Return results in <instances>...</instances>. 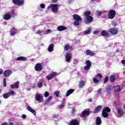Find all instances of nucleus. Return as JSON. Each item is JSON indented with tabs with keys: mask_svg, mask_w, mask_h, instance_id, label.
<instances>
[{
	"mask_svg": "<svg viewBox=\"0 0 125 125\" xmlns=\"http://www.w3.org/2000/svg\"><path fill=\"white\" fill-rule=\"evenodd\" d=\"M36 34H37V35H41L42 31H41V30H38L37 32H36Z\"/></svg>",
	"mask_w": 125,
	"mask_h": 125,
	"instance_id": "obj_50",
	"label": "nucleus"
},
{
	"mask_svg": "<svg viewBox=\"0 0 125 125\" xmlns=\"http://www.w3.org/2000/svg\"><path fill=\"white\" fill-rule=\"evenodd\" d=\"M35 69L37 72H41L42 69V66L41 63H37L35 66Z\"/></svg>",
	"mask_w": 125,
	"mask_h": 125,
	"instance_id": "obj_8",
	"label": "nucleus"
},
{
	"mask_svg": "<svg viewBox=\"0 0 125 125\" xmlns=\"http://www.w3.org/2000/svg\"><path fill=\"white\" fill-rule=\"evenodd\" d=\"M9 96H10V94L8 93H5L3 95V97L5 99L8 98Z\"/></svg>",
	"mask_w": 125,
	"mask_h": 125,
	"instance_id": "obj_37",
	"label": "nucleus"
},
{
	"mask_svg": "<svg viewBox=\"0 0 125 125\" xmlns=\"http://www.w3.org/2000/svg\"><path fill=\"white\" fill-rule=\"evenodd\" d=\"M17 60L18 61H26L27 60V58L24 57H19L17 58Z\"/></svg>",
	"mask_w": 125,
	"mask_h": 125,
	"instance_id": "obj_27",
	"label": "nucleus"
},
{
	"mask_svg": "<svg viewBox=\"0 0 125 125\" xmlns=\"http://www.w3.org/2000/svg\"><path fill=\"white\" fill-rule=\"evenodd\" d=\"M86 53H87V55H89L90 56H94V55H95V53L89 50H86Z\"/></svg>",
	"mask_w": 125,
	"mask_h": 125,
	"instance_id": "obj_20",
	"label": "nucleus"
},
{
	"mask_svg": "<svg viewBox=\"0 0 125 125\" xmlns=\"http://www.w3.org/2000/svg\"><path fill=\"white\" fill-rule=\"evenodd\" d=\"M122 64H124V65H125V60H122Z\"/></svg>",
	"mask_w": 125,
	"mask_h": 125,
	"instance_id": "obj_56",
	"label": "nucleus"
},
{
	"mask_svg": "<svg viewBox=\"0 0 125 125\" xmlns=\"http://www.w3.org/2000/svg\"><path fill=\"white\" fill-rule=\"evenodd\" d=\"M54 47V45L53 44H51L48 47L47 50L49 52H52L53 51V48Z\"/></svg>",
	"mask_w": 125,
	"mask_h": 125,
	"instance_id": "obj_21",
	"label": "nucleus"
},
{
	"mask_svg": "<svg viewBox=\"0 0 125 125\" xmlns=\"http://www.w3.org/2000/svg\"><path fill=\"white\" fill-rule=\"evenodd\" d=\"M56 76H57V73L55 72H53L52 73H51L49 75H48L46 76L47 79L48 80V81H50V80H52V79H53V78H55V77H56Z\"/></svg>",
	"mask_w": 125,
	"mask_h": 125,
	"instance_id": "obj_5",
	"label": "nucleus"
},
{
	"mask_svg": "<svg viewBox=\"0 0 125 125\" xmlns=\"http://www.w3.org/2000/svg\"><path fill=\"white\" fill-rule=\"evenodd\" d=\"M47 34H49V33H51V30L50 29H47L46 30Z\"/></svg>",
	"mask_w": 125,
	"mask_h": 125,
	"instance_id": "obj_51",
	"label": "nucleus"
},
{
	"mask_svg": "<svg viewBox=\"0 0 125 125\" xmlns=\"http://www.w3.org/2000/svg\"><path fill=\"white\" fill-rule=\"evenodd\" d=\"M97 93L98 95H101V94H102V89L100 88L99 90H98Z\"/></svg>",
	"mask_w": 125,
	"mask_h": 125,
	"instance_id": "obj_41",
	"label": "nucleus"
},
{
	"mask_svg": "<svg viewBox=\"0 0 125 125\" xmlns=\"http://www.w3.org/2000/svg\"><path fill=\"white\" fill-rule=\"evenodd\" d=\"M95 77L96 78H99V79H101L102 78V75H101L100 73H99Z\"/></svg>",
	"mask_w": 125,
	"mask_h": 125,
	"instance_id": "obj_44",
	"label": "nucleus"
},
{
	"mask_svg": "<svg viewBox=\"0 0 125 125\" xmlns=\"http://www.w3.org/2000/svg\"><path fill=\"white\" fill-rule=\"evenodd\" d=\"M8 93H9L10 95H11L12 96L15 95V93L13 91H11V92H9Z\"/></svg>",
	"mask_w": 125,
	"mask_h": 125,
	"instance_id": "obj_45",
	"label": "nucleus"
},
{
	"mask_svg": "<svg viewBox=\"0 0 125 125\" xmlns=\"http://www.w3.org/2000/svg\"><path fill=\"white\" fill-rule=\"evenodd\" d=\"M116 15V11L114 10H110L108 13V17L109 19H113Z\"/></svg>",
	"mask_w": 125,
	"mask_h": 125,
	"instance_id": "obj_3",
	"label": "nucleus"
},
{
	"mask_svg": "<svg viewBox=\"0 0 125 125\" xmlns=\"http://www.w3.org/2000/svg\"><path fill=\"white\" fill-rule=\"evenodd\" d=\"M51 99H52V96L49 97V98L46 101V103H48L50 102V101L51 100Z\"/></svg>",
	"mask_w": 125,
	"mask_h": 125,
	"instance_id": "obj_43",
	"label": "nucleus"
},
{
	"mask_svg": "<svg viewBox=\"0 0 125 125\" xmlns=\"http://www.w3.org/2000/svg\"><path fill=\"white\" fill-rule=\"evenodd\" d=\"M3 74L4 76H5L6 78H8V77H9L10 75H11V74H12V71L10 70H6L5 71H4Z\"/></svg>",
	"mask_w": 125,
	"mask_h": 125,
	"instance_id": "obj_11",
	"label": "nucleus"
},
{
	"mask_svg": "<svg viewBox=\"0 0 125 125\" xmlns=\"http://www.w3.org/2000/svg\"><path fill=\"white\" fill-rule=\"evenodd\" d=\"M15 34H16V31L15 30V28H13L11 30L10 35H11V36H14V35H15Z\"/></svg>",
	"mask_w": 125,
	"mask_h": 125,
	"instance_id": "obj_32",
	"label": "nucleus"
},
{
	"mask_svg": "<svg viewBox=\"0 0 125 125\" xmlns=\"http://www.w3.org/2000/svg\"><path fill=\"white\" fill-rule=\"evenodd\" d=\"M27 110H28L29 112H30V113H32L34 115V116H36V115H37V112H36V110H35V109H33L30 106H27Z\"/></svg>",
	"mask_w": 125,
	"mask_h": 125,
	"instance_id": "obj_10",
	"label": "nucleus"
},
{
	"mask_svg": "<svg viewBox=\"0 0 125 125\" xmlns=\"http://www.w3.org/2000/svg\"><path fill=\"white\" fill-rule=\"evenodd\" d=\"M106 13H107V11L104 10V14H106Z\"/></svg>",
	"mask_w": 125,
	"mask_h": 125,
	"instance_id": "obj_64",
	"label": "nucleus"
},
{
	"mask_svg": "<svg viewBox=\"0 0 125 125\" xmlns=\"http://www.w3.org/2000/svg\"><path fill=\"white\" fill-rule=\"evenodd\" d=\"M73 91H74L73 89L68 90L66 93V96L68 97V96H70V94H72V93H73Z\"/></svg>",
	"mask_w": 125,
	"mask_h": 125,
	"instance_id": "obj_24",
	"label": "nucleus"
},
{
	"mask_svg": "<svg viewBox=\"0 0 125 125\" xmlns=\"http://www.w3.org/2000/svg\"><path fill=\"white\" fill-rule=\"evenodd\" d=\"M6 83V80L5 79V78H4L3 79V83Z\"/></svg>",
	"mask_w": 125,
	"mask_h": 125,
	"instance_id": "obj_58",
	"label": "nucleus"
},
{
	"mask_svg": "<svg viewBox=\"0 0 125 125\" xmlns=\"http://www.w3.org/2000/svg\"><path fill=\"white\" fill-rule=\"evenodd\" d=\"M114 88L115 91H116V92H119V91H121V90H122L121 87L119 85L114 86Z\"/></svg>",
	"mask_w": 125,
	"mask_h": 125,
	"instance_id": "obj_26",
	"label": "nucleus"
},
{
	"mask_svg": "<svg viewBox=\"0 0 125 125\" xmlns=\"http://www.w3.org/2000/svg\"><path fill=\"white\" fill-rule=\"evenodd\" d=\"M112 91V86H109L106 90V92L107 93V94H109Z\"/></svg>",
	"mask_w": 125,
	"mask_h": 125,
	"instance_id": "obj_33",
	"label": "nucleus"
},
{
	"mask_svg": "<svg viewBox=\"0 0 125 125\" xmlns=\"http://www.w3.org/2000/svg\"><path fill=\"white\" fill-rule=\"evenodd\" d=\"M103 111L106 112V113H110V112H111V109H110L109 107H106L104 108Z\"/></svg>",
	"mask_w": 125,
	"mask_h": 125,
	"instance_id": "obj_31",
	"label": "nucleus"
},
{
	"mask_svg": "<svg viewBox=\"0 0 125 125\" xmlns=\"http://www.w3.org/2000/svg\"><path fill=\"white\" fill-rule=\"evenodd\" d=\"M85 64H86V65L84 67V70H89L90 67H91V62H90L89 60H87L85 62Z\"/></svg>",
	"mask_w": 125,
	"mask_h": 125,
	"instance_id": "obj_7",
	"label": "nucleus"
},
{
	"mask_svg": "<svg viewBox=\"0 0 125 125\" xmlns=\"http://www.w3.org/2000/svg\"><path fill=\"white\" fill-rule=\"evenodd\" d=\"M21 117L22 119H26V118L27 117L26 116V115H24V114L22 115Z\"/></svg>",
	"mask_w": 125,
	"mask_h": 125,
	"instance_id": "obj_52",
	"label": "nucleus"
},
{
	"mask_svg": "<svg viewBox=\"0 0 125 125\" xmlns=\"http://www.w3.org/2000/svg\"><path fill=\"white\" fill-rule=\"evenodd\" d=\"M73 17L75 21H82V17L79 16V15H73Z\"/></svg>",
	"mask_w": 125,
	"mask_h": 125,
	"instance_id": "obj_13",
	"label": "nucleus"
},
{
	"mask_svg": "<svg viewBox=\"0 0 125 125\" xmlns=\"http://www.w3.org/2000/svg\"><path fill=\"white\" fill-rule=\"evenodd\" d=\"M101 35L104 37H109V34H108V33H107L104 30H103L101 32Z\"/></svg>",
	"mask_w": 125,
	"mask_h": 125,
	"instance_id": "obj_29",
	"label": "nucleus"
},
{
	"mask_svg": "<svg viewBox=\"0 0 125 125\" xmlns=\"http://www.w3.org/2000/svg\"><path fill=\"white\" fill-rule=\"evenodd\" d=\"M102 116L104 118H108L109 117V112L102 111Z\"/></svg>",
	"mask_w": 125,
	"mask_h": 125,
	"instance_id": "obj_28",
	"label": "nucleus"
},
{
	"mask_svg": "<svg viewBox=\"0 0 125 125\" xmlns=\"http://www.w3.org/2000/svg\"><path fill=\"white\" fill-rule=\"evenodd\" d=\"M110 82H111V83H113L114 82H115V76L112 75L110 77L109 79Z\"/></svg>",
	"mask_w": 125,
	"mask_h": 125,
	"instance_id": "obj_36",
	"label": "nucleus"
},
{
	"mask_svg": "<svg viewBox=\"0 0 125 125\" xmlns=\"http://www.w3.org/2000/svg\"><path fill=\"white\" fill-rule=\"evenodd\" d=\"M59 5L55 4H51L47 8V9H50L54 13H56L58 11Z\"/></svg>",
	"mask_w": 125,
	"mask_h": 125,
	"instance_id": "obj_2",
	"label": "nucleus"
},
{
	"mask_svg": "<svg viewBox=\"0 0 125 125\" xmlns=\"http://www.w3.org/2000/svg\"><path fill=\"white\" fill-rule=\"evenodd\" d=\"M71 48V46L70 45H65L64 46V49L65 50H69V49Z\"/></svg>",
	"mask_w": 125,
	"mask_h": 125,
	"instance_id": "obj_39",
	"label": "nucleus"
},
{
	"mask_svg": "<svg viewBox=\"0 0 125 125\" xmlns=\"http://www.w3.org/2000/svg\"><path fill=\"white\" fill-rule=\"evenodd\" d=\"M90 14H91V12L90 11H86L85 12V23L86 24H88L89 23H91L92 21H93V18L90 16Z\"/></svg>",
	"mask_w": 125,
	"mask_h": 125,
	"instance_id": "obj_1",
	"label": "nucleus"
},
{
	"mask_svg": "<svg viewBox=\"0 0 125 125\" xmlns=\"http://www.w3.org/2000/svg\"><path fill=\"white\" fill-rule=\"evenodd\" d=\"M58 31H65V30H67V27L64 26H59L57 27Z\"/></svg>",
	"mask_w": 125,
	"mask_h": 125,
	"instance_id": "obj_18",
	"label": "nucleus"
},
{
	"mask_svg": "<svg viewBox=\"0 0 125 125\" xmlns=\"http://www.w3.org/2000/svg\"><path fill=\"white\" fill-rule=\"evenodd\" d=\"M38 86L39 87H42V82H39Z\"/></svg>",
	"mask_w": 125,
	"mask_h": 125,
	"instance_id": "obj_47",
	"label": "nucleus"
},
{
	"mask_svg": "<svg viewBox=\"0 0 125 125\" xmlns=\"http://www.w3.org/2000/svg\"><path fill=\"white\" fill-rule=\"evenodd\" d=\"M60 93V91H56L54 92V94L56 95V97H59V94Z\"/></svg>",
	"mask_w": 125,
	"mask_h": 125,
	"instance_id": "obj_38",
	"label": "nucleus"
},
{
	"mask_svg": "<svg viewBox=\"0 0 125 125\" xmlns=\"http://www.w3.org/2000/svg\"><path fill=\"white\" fill-rule=\"evenodd\" d=\"M61 107H64V104H62L61 105Z\"/></svg>",
	"mask_w": 125,
	"mask_h": 125,
	"instance_id": "obj_63",
	"label": "nucleus"
},
{
	"mask_svg": "<svg viewBox=\"0 0 125 125\" xmlns=\"http://www.w3.org/2000/svg\"><path fill=\"white\" fill-rule=\"evenodd\" d=\"M101 109H102V106L101 105L98 106L94 110V113L96 114L98 113L100 111H101Z\"/></svg>",
	"mask_w": 125,
	"mask_h": 125,
	"instance_id": "obj_16",
	"label": "nucleus"
},
{
	"mask_svg": "<svg viewBox=\"0 0 125 125\" xmlns=\"http://www.w3.org/2000/svg\"><path fill=\"white\" fill-rule=\"evenodd\" d=\"M11 88H18L19 87V82H17L16 83L11 85Z\"/></svg>",
	"mask_w": 125,
	"mask_h": 125,
	"instance_id": "obj_17",
	"label": "nucleus"
},
{
	"mask_svg": "<svg viewBox=\"0 0 125 125\" xmlns=\"http://www.w3.org/2000/svg\"><path fill=\"white\" fill-rule=\"evenodd\" d=\"M93 81L94 83H100V81L96 78V77L93 78Z\"/></svg>",
	"mask_w": 125,
	"mask_h": 125,
	"instance_id": "obj_34",
	"label": "nucleus"
},
{
	"mask_svg": "<svg viewBox=\"0 0 125 125\" xmlns=\"http://www.w3.org/2000/svg\"><path fill=\"white\" fill-rule=\"evenodd\" d=\"M91 32V28H88L87 30L84 31V35H88Z\"/></svg>",
	"mask_w": 125,
	"mask_h": 125,
	"instance_id": "obj_30",
	"label": "nucleus"
},
{
	"mask_svg": "<svg viewBox=\"0 0 125 125\" xmlns=\"http://www.w3.org/2000/svg\"><path fill=\"white\" fill-rule=\"evenodd\" d=\"M85 84V82L83 81H81L79 82V88H83V87L84 86Z\"/></svg>",
	"mask_w": 125,
	"mask_h": 125,
	"instance_id": "obj_19",
	"label": "nucleus"
},
{
	"mask_svg": "<svg viewBox=\"0 0 125 125\" xmlns=\"http://www.w3.org/2000/svg\"><path fill=\"white\" fill-rule=\"evenodd\" d=\"M108 32L111 34V35H117V34H118V32H119V29L116 27L110 28L108 30Z\"/></svg>",
	"mask_w": 125,
	"mask_h": 125,
	"instance_id": "obj_4",
	"label": "nucleus"
},
{
	"mask_svg": "<svg viewBox=\"0 0 125 125\" xmlns=\"http://www.w3.org/2000/svg\"><path fill=\"white\" fill-rule=\"evenodd\" d=\"M117 113H118V117L121 118L122 116L124 115V111L122 110L121 107H119L117 109Z\"/></svg>",
	"mask_w": 125,
	"mask_h": 125,
	"instance_id": "obj_12",
	"label": "nucleus"
},
{
	"mask_svg": "<svg viewBox=\"0 0 125 125\" xmlns=\"http://www.w3.org/2000/svg\"><path fill=\"white\" fill-rule=\"evenodd\" d=\"M49 96V93L48 92H45L44 93V96L45 97H47L48 96Z\"/></svg>",
	"mask_w": 125,
	"mask_h": 125,
	"instance_id": "obj_46",
	"label": "nucleus"
},
{
	"mask_svg": "<svg viewBox=\"0 0 125 125\" xmlns=\"http://www.w3.org/2000/svg\"><path fill=\"white\" fill-rule=\"evenodd\" d=\"M97 15H101L102 14V12L101 11H97Z\"/></svg>",
	"mask_w": 125,
	"mask_h": 125,
	"instance_id": "obj_48",
	"label": "nucleus"
},
{
	"mask_svg": "<svg viewBox=\"0 0 125 125\" xmlns=\"http://www.w3.org/2000/svg\"><path fill=\"white\" fill-rule=\"evenodd\" d=\"M108 81H109V77H106L104 79V83H107Z\"/></svg>",
	"mask_w": 125,
	"mask_h": 125,
	"instance_id": "obj_42",
	"label": "nucleus"
},
{
	"mask_svg": "<svg viewBox=\"0 0 125 125\" xmlns=\"http://www.w3.org/2000/svg\"><path fill=\"white\" fill-rule=\"evenodd\" d=\"M1 125H8V124H7V123H3L1 124Z\"/></svg>",
	"mask_w": 125,
	"mask_h": 125,
	"instance_id": "obj_54",
	"label": "nucleus"
},
{
	"mask_svg": "<svg viewBox=\"0 0 125 125\" xmlns=\"http://www.w3.org/2000/svg\"><path fill=\"white\" fill-rule=\"evenodd\" d=\"M10 13L11 15V16H13V17H14L15 15H16V14H15V12H14V10H12Z\"/></svg>",
	"mask_w": 125,
	"mask_h": 125,
	"instance_id": "obj_40",
	"label": "nucleus"
},
{
	"mask_svg": "<svg viewBox=\"0 0 125 125\" xmlns=\"http://www.w3.org/2000/svg\"><path fill=\"white\" fill-rule=\"evenodd\" d=\"M35 99L37 101H41V100L42 99V96L40 94L37 93L35 96Z\"/></svg>",
	"mask_w": 125,
	"mask_h": 125,
	"instance_id": "obj_14",
	"label": "nucleus"
},
{
	"mask_svg": "<svg viewBox=\"0 0 125 125\" xmlns=\"http://www.w3.org/2000/svg\"><path fill=\"white\" fill-rule=\"evenodd\" d=\"M58 0H52L53 2H56Z\"/></svg>",
	"mask_w": 125,
	"mask_h": 125,
	"instance_id": "obj_60",
	"label": "nucleus"
},
{
	"mask_svg": "<svg viewBox=\"0 0 125 125\" xmlns=\"http://www.w3.org/2000/svg\"><path fill=\"white\" fill-rule=\"evenodd\" d=\"M40 7L41 8H44L45 7V5L44 4H41Z\"/></svg>",
	"mask_w": 125,
	"mask_h": 125,
	"instance_id": "obj_49",
	"label": "nucleus"
},
{
	"mask_svg": "<svg viewBox=\"0 0 125 125\" xmlns=\"http://www.w3.org/2000/svg\"><path fill=\"white\" fill-rule=\"evenodd\" d=\"M14 124L13 123H10L9 125H14Z\"/></svg>",
	"mask_w": 125,
	"mask_h": 125,
	"instance_id": "obj_62",
	"label": "nucleus"
},
{
	"mask_svg": "<svg viewBox=\"0 0 125 125\" xmlns=\"http://www.w3.org/2000/svg\"><path fill=\"white\" fill-rule=\"evenodd\" d=\"M58 117V115L54 114L53 115V117L54 118H57Z\"/></svg>",
	"mask_w": 125,
	"mask_h": 125,
	"instance_id": "obj_53",
	"label": "nucleus"
},
{
	"mask_svg": "<svg viewBox=\"0 0 125 125\" xmlns=\"http://www.w3.org/2000/svg\"><path fill=\"white\" fill-rule=\"evenodd\" d=\"M80 21H75L74 22V26H79L80 25Z\"/></svg>",
	"mask_w": 125,
	"mask_h": 125,
	"instance_id": "obj_35",
	"label": "nucleus"
},
{
	"mask_svg": "<svg viewBox=\"0 0 125 125\" xmlns=\"http://www.w3.org/2000/svg\"><path fill=\"white\" fill-rule=\"evenodd\" d=\"M88 115H89V111H87V110H84L83 112H82V118H84V117H85V116H88Z\"/></svg>",
	"mask_w": 125,
	"mask_h": 125,
	"instance_id": "obj_22",
	"label": "nucleus"
},
{
	"mask_svg": "<svg viewBox=\"0 0 125 125\" xmlns=\"http://www.w3.org/2000/svg\"><path fill=\"white\" fill-rule=\"evenodd\" d=\"M70 125H79V122L76 119L72 120L70 122Z\"/></svg>",
	"mask_w": 125,
	"mask_h": 125,
	"instance_id": "obj_15",
	"label": "nucleus"
},
{
	"mask_svg": "<svg viewBox=\"0 0 125 125\" xmlns=\"http://www.w3.org/2000/svg\"><path fill=\"white\" fill-rule=\"evenodd\" d=\"M13 3L17 5H22L24 3V0H13Z\"/></svg>",
	"mask_w": 125,
	"mask_h": 125,
	"instance_id": "obj_9",
	"label": "nucleus"
},
{
	"mask_svg": "<svg viewBox=\"0 0 125 125\" xmlns=\"http://www.w3.org/2000/svg\"><path fill=\"white\" fill-rule=\"evenodd\" d=\"M3 71H2V70H1V69H0V75H1V74H2V73H3Z\"/></svg>",
	"mask_w": 125,
	"mask_h": 125,
	"instance_id": "obj_57",
	"label": "nucleus"
},
{
	"mask_svg": "<svg viewBox=\"0 0 125 125\" xmlns=\"http://www.w3.org/2000/svg\"><path fill=\"white\" fill-rule=\"evenodd\" d=\"M65 61L67 63L71 62V59H72V54L67 53L65 55Z\"/></svg>",
	"mask_w": 125,
	"mask_h": 125,
	"instance_id": "obj_6",
	"label": "nucleus"
},
{
	"mask_svg": "<svg viewBox=\"0 0 125 125\" xmlns=\"http://www.w3.org/2000/svg\"><path fill=\"white\" fill-rule=\"evenodd\" d=\"M72 113L73 114H74V113H75V109H72Z\"/></svg>",
	"mask_w": 125,
	"mask_h": 125,
	"instance_id": "obj_61",
	"label": "nucleus"
},
{
	"mask_svg": "<svg viewBox=\"0 0 125 125\" xmlns=\"http://www.w3.org/2000/svg\"><path fill=\"white\" fill-rule=\"evenodd\" d=\"M98 33V31H95L93 32L94 35H95Z\"/></svg>",
	"mask_w": 125,
	"mask_h": 125,
	"instance_id": "obj_55",
	"label": "nucleus"
},
{
	"mask_svg": "<svg viewBox=\"0 0 125 125\" xmlns=\"http://www.w3.org/2000/svg\"><path fill=\"white\" fill-rule=\"evenodd\" d=\"M4 19L5 20H9L10 18H11V15L8 14H6L3 16Z\"/></svg>",
	"mask_w": 125,
	"mask_h": 125,
	"instance_id": "obj_25",
	"label": "nucleus"
},
{
	"mask_svg": "<svg viewBox=\"0 0 125 125\" xmlns=\"http://www.w3.org/2000/svg\"><path fill=\"white\" fill-rule=\"evenodd\" d=\"M102 124L101 118L100 117H98L96 118V124L97 125H100Z\"/></svg>",
	"mask_w": 125,
	"mask_h": 125,
	"instance_id": "obj_23",
	"label": "nucleus"
},
{
	"mask_svg": "<svg viewBox=\"0 0 125 125\" xmlns=\"http://www.w3.org/2000/svg\"><path fill=\"white\" fill-rule=\"evenodd\" d=\"M3 86L5 87L6 86V83H3Z\"/></svg>",
	"mask_w": 125,
	"mask_h": 125,
	"instance_id": "obj_59",
	"label": "nucleus"
}]
</instances>
